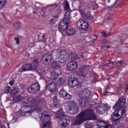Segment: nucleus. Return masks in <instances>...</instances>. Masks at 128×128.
I'll return each instance as SVG.
<instances>
[{"label": "nucleus", "mask_w": 128, "mask_h": 128, "mask_svg": "<svg viewBox=\"0 0 128 128\" xmlns=\"http://www.w3.org/2000/svg\"><path fill=\"white\" fill-rule=\"evenodd\" d=\"M20 114L22 116H28L32 114V107L22 106L20 108Z\"/></svg>", "instance_id": "11"}, {"label": "nucleus", "mask_w": 128, "mask_h": 128, "mask_svg": "<svg viewBox=\"0 0 128 128\" xmlns=\"http://www.w3.org/2000/svg\"><path fill=\"white\" fill-rule=\"evenodd\" d=\"M108 64H110V63H106V64L104 65V66H108Z\"/></svg>", "instance_id": "50"}, {"label": "nucleus", "mask_w": 128, "mask_h": 128, "mask_svg": "<svg viewBox=\"0 0 128 128\" xmlns=\"http://www.w3.org/2000/svg\"><path fill=\"white\" fill-rule=\"evenodd\" d=\"M40 90V85L38 82H35L28 87V92L30 94H34V92H38Z\"/></svg>", "instance_id": "10"}, {"label": "nucleus", "mask_w": 128, "mask_h": 128, "mask_svg": "<svg viewBox=\"0 0 128 128\" xmlns=\"http://www.w3.org/2000/svg\"><path fill=\"white\" fill-rule=\"evenodd\" d=\"M97 126L98 128H112V126L108 125L104 121L102 120L98 122Z\"/></svg>", "instance_id": "21"}, {"label": "nucleus", "mask_w": 128, "mask_h": 128, "mask_svg": "<svg viewBox=\"0 0 128 128\" xmlns=\"http://www.w3.org/2000/svg\"><path fill=\"white\" fill-rule=\"evenodd\" d=\"M66 32L67 36H74L76 34V28L72 27L67 29Z\"/></svg>", "instance_id": "22"}, {"label": "nucleus", "mask_w": 128, "mask_h": 128, "mask_svg": "<svg viewBox=\"0 0 128 128\" xmlns=\"http://www.w3.org/2000/svg\"><path fill=\"white\" fill-rule=\"evenodd\" d=\"M70 13L68 12H66L64 14V19L60 22L59 26V28L61 30H68V24H70Z\"/></svg>", "instance_id": "5"}, {"label": "nucleus", "mask_w": 128, "mask_h": 128, "mask_svg": "<svg viewBox=\"0 0 128 128\" xmlns=\"http://www.w3.org/2000/svg\"><path fill=\"white\" fill-rule=\"evenodd\" d=\"M108 2H110V0H108Z\"/></svg>", "instance_id": "57"}, {"label": "nucleus", "mask_w": 128, "mask_h": 128, "mask_svg": "<svg viewBox=\"0 0 128 128\" xmlns=\"http://www.w3.org/2000/svg\"><path fill=\"white\" fill-rule=\"evenodd\" d=\"M114 64V62L110 60V62L109 63V64Z\"/></svg>", "instance_id": "49"}, {"label": "nucleus", "mask_w": 128, "mask_h": 128, "mask_svg": "<svg viewBox=\"0 0 128 128\" xmlns=\"http://www.w3.org/2000/svg\"><path fill=\"white\" fill-rule=\"evenodd\" d=\"M52 56L50 53H47L43 56L42 60L44 64H50L52 62Z\"/></svg>", "instance_id": "19"}, {"label": "nucleus", "mask_w": 128, "mask_h": 128, "mask_svg": "<svg viewBox=\"0 0 128 128\" xmlns=\"http://www.w3.org/2000/svg\"><path fill=\"white\" fill-rule=\"evenodd\" d=\"M59 96L60 98H62L64 100H70L72 95L66 92V91L64 88H62L60 92Z\"/></svg>", "instance_id": "16"}, {"label": "nucleus", "mask_w": 128, "mask_h": 128, "mask_svg": "<svg viewBox=\"0 0 128 128\" xmlns=\"http://www.w3.org/2000/svg\"><path fill=\"white\" fill-rule=\"evenodd\" d=\"M9 84H10V86H12V84H14V81L12 80L9 82Z\"/></svg>", "instance_id": "48"}, {"label": "nucleus", "mask_w": 128, "mask_h": 128, "mask_svg": "<svg viewBox=\"0 0 128 128\" xmlns=\"http://www.w3.org/2000/svg\"><path fill=\"white\" fill-rule=\"evenodd\" d=\"M68 8H70V4H68V1H66L64 10H68Z\"/></svg>", "instance_id": "35"}, {"label": "nucleus", "mask_w": 128, "mask_h": 128, "mask_svg": "<svg viewBox=\"0 0 128 128\" xmlns=\"http://www.w3.org/2000/svg\"><path fill=\"white\" fill-rule=\"evenodd\" d=\"M14 40H16V44H20V38H18V37H16V38H14Z\"/></svg>", "instance_id": "39"}, {"label": "nucleus", "mask_w": 128, "mask_h": 128, "mask_svg": "<svg viewBox=\"0 0 128 128\" xmlns=\"http://www.w3.org/2000/svg\"><path fill=\"white\" fill-rule=\"evenodd\" d=\"M10 86H6L4 90L5 94H8V92H10Z\"/></svg>", "instance_id": "36"}, {"label": "nucleus", "mask_w": 128, "mask_h": 128, "mask_svg": "<svg viewBox=\"0 0 128 128\" xmlns=\"http://www.w3.org/2000/svg\"><path fill=\"white\" fill-rule=\"evenodd\" d=\"M70 119L62 118L58 122V126L60 128H66L68 126Z\"/></svg>", "instance_id": "18"}, {"label": "nucleus", "mask_w": 128, "mask_h": 128, "mask_svg": "<svg viewBox=\"0 0 128 128\" xmlns=\"http://www.w3.org/2000/svg\"><path fill=\"white\" fill-rule=\"evenodd\" d=\"M95 8H98V4H96L95 6Z\"/></svg>", "instance_id": "52"}, {"label": "nucleus", "mask_w": 128, "mask_h": 128, "mask_svg": "<svg viewBox=\"0 0 128 128\" xmlns=\"http://www.w3.org/2000/svg\"><path fill=\"white\" fill-rule=\"evenodd\" d=\"M68 84L71 88H80L82 86V82H78L76 78L74 77L70 78H68Z\"/></svg>", "instance_id": "9"}, {"label": "nucleus", "mask_w": 128, "mask_h": 128, "mask_svg": "<svg viewBox=\"0 0 128 128\" xmlns=\"http://www.w3.org/2000/svg\"><path fill=\"white\" fill-rule=\"evenodd\" d=\"M23 72L26 70H32V67L30 64H26L24 65L22 68Z\"/></svg>", "instance_id": "26"}, {"label": "nucleus", "mask_w": 128, "mask_h": 128, "mask_svg": "<svg viewBox=\"0 0 128 128\" xmlns=\"http://www.w3.org/2000/svg\"><path fill=\"white\" fill-rule=\"evenodd\" d=\"M56 60L58 62L64 64L70 60V54L64 50L57 52Z\"/></svg>", "instance_id": "3"}, {"label": "nucleus", "mask_w": 128, "mask_h": 128, "mask_svg": "<svg viewBox=\"0 0 128 128\" xmlns=\"http://www.w3.org/2000/svg\"><path fill=\"white\" fill-rule=\"evenodd\" d=\"M124 104H126V99L124 97L120 98L118 102L113 106V109L116 110L120 108H124Z\"/></svg>", "instance_id": "12"}, {"label": "nucleus", "mask_w": 128, "mask_h": 128, "mask_svg": "<svg viewBox=\"0 0 128 128\" xmlns=\"http://www.w3.org/2000/svg\"><path fill=\"white\" fill-rule=\"evenodd\" d=\"M78 62L76 61H71L68 63L66 66V68L70 72H72V70H76V68H78Z\"/></svg>", "instance_id": "14"}, {"label": "nucleus", "mask_w": 128, "mask_h": 128, "mask_svg": "<svg viewBox=\"0 0 128 128\" xmlns=\"http://www.w3.org/2000/svg\"><path fill=\"white\" fill-rule=\"evenodd\" d=\"M22 23L17 22V23H16L14 24V27L16 30H19L20 28H22Z\"/></svg>", "instance_id": "30"}, {"label": "nucleus", "mask_w": 128, "mask_h": 128, "mask_svg": "<svg viewBox=\"0 0 128 128\" xmlns=\"http://www.w3.org/2000/svg\"><path fill=\"white\" fill-rule=\"evenodd\" d=\"M81 14H82V16L84 20H92V18H94V17L92 16V15L90 14H84V12H81Z\"/></svg>", "instance_id": "25"}, {"label": "nucleus", "mask_w": 128, "mask_h": 128, "mask_svg": "<svg viewBox=\"0 0 128 128\" xmlns=\"http://www.w3.org/2000/svg\"><path fill=\"white\" fill-rule=\"evenodd\" d=\"M53 102H58V97L54 96L53 98Z\"/></svg>", "instance_id": "40"}, {"label": "nucleus", "mask_w": 128, "mask_h": 128, "mask_svg": "<svg viewBox=\"0 0 128 128\" xmlns=\"http://www.w3.org/2000/svg\"><path fill=\"white\" fill-rule=\"evenodd\" d=\"M120 117H118L116 114H115L114 112V114L112 115L111 120L112 122H114L115 124H116L118 122H120Z\"/></svg>", "instance_id": "23"}, {"label": "nucleus", "mask_w": 128, "mask_h": 128, "mask_svg": "<svg viewBox=\"0 0 128 128\" xmlns=\"http://www.w3.org/2000/svg\"><path fill=\"white\" fill-rule=\"evenodd\" d=\"M60 116H64V112L62 110L58 111V116H56V118H60Z\"/></svg>", "instance_id": "34"}, {"label": "nucleus", "mask_w": 128, "mask_h": 128, "mask_svg": "<svg viewBox=\"0 0 128 128\" xmlns=\"http://www.w3.org/2000/svg\"><path fill=\"white\" fill-rule=\"evenodd\" d=\"M28 100L29 102L28 104H30L31 106H34L40 104V98H28Z\"/></svg>", "instance_id": "17"}, {"label": "nucleus", "mask_w": 128, "mask_h": 128, "mask_svg": "<svg viewBox=\"0 0 128 128\" xmlns=\"http://www.w3.org/2000/svg\"><path fill=\"white\" fill-rule=\"evenodd\" d=\"M51 76L53 80H56L60 76V74L55 71H54L51 74Z\"/></svg>", "instance_id": "27"}, {"label": "nucleus", "mask_w": 128, "mask_h": 128, "mask_svg": "<svg viewBox=\"0 0 128 128\" xmlns=\"http://www.w3.org/2000/svg\"><path fill=\"white\" fill-rule=\"evenodd\" d=\"M122 88H124L122 86H119L116 88V90H118V92H120Z\"/></svg>", "instance_id": "41"}, {"label": "nucleus", "mask_w": 128, "mask_h": 128, "mask_svg": "<svg viewBox=\"0 0 128 128\" xmlns=\"http://www.w3.org/2000/svg\"><path fill=\"white\" fill-rule=\"evenodd\" d=\"M90 96V90H81L78 93V96L80 98L78 102L81 108H84L88 102V96Z\"/></svg>", "instance_id": "2"}, {"label": "nucleus", "mask_w": 128, "mask_h": 128, "mask_svg": "<svg viewBox=\"0 0 128 128\" xmlns=\"http://www.w3.org/2000/svg\"><path fill=\"white\" fill-rule=\"evenodd\" d=\"M40 120L43 128H50L52 125L50 121V116L49 114H46L44 113H41L40 115Z\"/></svg>", "instance_id": "4"}, {"label": "nucleus", "mask_w": 128, "mask_h": 128, "mask_svg": "<svg viewBox=\"0 0 128 128\" xmlns=\"http://www.w3.org/2000/svg\"><path fill=\"white\" fill-rule=\"evenodd\" d=\"M60 12H62V10L58 9L57 10H56V14H60Z\"/></svg>", "instance_id": "42"}, {"label": "nucleus", "mask_w": 128, "mask_h": 128, "mask_svg": "<svg viewBox=\"0 0 128 128\" xmlns=\"http://www.w3.org/2000/svg\"><path fill=\"white\" fill-rule=\"evenodd\" d=\"M92 38L94 40H98V36L96 35H93L92 36Z\"/></svg>", "instance_id": "45"}, {"label": "nucleus", "mask_w": 128, "mask_h": 128, "mask_svg": "<svg viewBox=\"0 0 128 128\" xmlns=\"http://www.w3.org/2000/svg\"><path fill=\"white\" fill-rule=\"evenodd\" d=\"M30 64L31 66L32 70H36V68H38V60H35Z\"/></svg>", "instance_id": "24"}, {"label": "nucleus", "mask_w": 128, "mask_h": 128, "mask_svg": "<svg viewBox=\"0 0 128 128\" xmlns=\"http://www.w3.org/2000/svg\"><path fill=\"white\" fill-rule=\"evenodd\" d=\"M77 26L82 30H86L88 28V24L83 20L80 19L77 22Z\"/></svg>", "instance_id": "15"}, {"label": "nucleus", "mask_w": 128, "mask_h": 128, "mask_svg": "<svg viewBox=\"0 0 128 128\" xmlns=\"http://www.w3.org/2000/svg\"><path fill=\"white\" fill-rule=\"evenodd\" d=\"M71 58L72 60H78V56L74 54H71Z\"/></svg>", "instance_id": "38"}, {"label": "nucleus", "mask_w": 128, "mask_h": 128, "mask_svg": "<svg viewBox=\"0 0 128 128\" xmlns=\"http://www.w3.org/2000/svg\"><path fill=\"white\" fill-rule=\"evenodd\" d=\"M54 106H55V108H58L60 106H58V104H55Z\"/></svg>", "instance_id": "51"}, {"label": "nucleus", "mask_w": 128, "mask_h": 128, "mask_svg": "<svg viewBox=\"0 0 128 128\" xmlns=\"http://www.w3.org/2000/svg\"><path fill=\"white\" fill-rule=\"evenodd\" d=\"M96 112L98 114H102L104 112H106V110H104V108H99L98 109H97Z\"/></svg>", "instance_id": "31"}, {"label": "nucleus", "mask_w": 128, "mask_h": 128, "mask_svg": "<svg viewBox=\"0 0 128 128\" xmlns=\"http://www.w3.org/2000/svg\"><path fill=\"white\" fill-rule=\"evenodd\" d=\"M66 82V80L62 78H59V80L58 81V84L59 86H62Z\"/></svg>", "instance_id": "29"}, {"label": "nucleus", "mask_w": 128, "mask_h": 128, "mask_svg": "<svg viewBox=\"0 0 128 128\" xmlns=\"http://www.w3.org/2000/svg\"><path fill=\"white\" fill-rule=\"evenodd\" d=\"M20 92V88L18 86H14L12 92V94L13 96V98L14 102H20L22 100H24V98L22 95L18 94Z\"/></svg>", "instance_id": "8"}, {"label": "nucleus", "mask_w": 128, "mask_h": 128, "mask_svg": "<svg viewBox=\"0 0 128 128\" xmlns=\"http://www.w3.org/2000/svg\"><path fill=\"white\" fill-rule=\"evenodd\" d=\"M106 48H110V46H106Z\"/></svg>", "instance_id": "54"}, {"label": "nucleus", "mask_w": 128, "mask_h": 128, "mask_svg": "<svg viewBox=\"0 0 128 128\" xmlns=\"http://www.w3.org/2000/svg\"><path fill=\"white\" fill-rule=\"evenodd\" d=\"M42 38H44V34L42 36Z\"/></svg>", "instance_id": "55"}, {"label": "nucleus", "mask_w": 128, "mask_h": 128, "mask_svg": "<svg viewBox=\"0 0 128 128\" xmlns=\"http://www.w3.org/2000/svg\"><path fill=\"white\" fill-rule=\"evenodd\" d=\"M82 58H84V55L82 56Z\"/></svg>", "instance_id": "56"}, {"label": "nucleus", "mask_w": 128, "mask_h": 128, "mask_svg": "<svg viewBox=\"0 0 128 128\" xmlns=\"http://www.w3.org/2000/svg\"><path fill=\"white\" fill-rule=\"evenodd\" d=\"M86 128H92V123L88 122L84 124Z\"/></svg>", "instance_id": "32"}, {"label": "nucleus", "mask_w": 128, "mask_h": 128, "mask_svg": "<svg viewBox=\"0 0 128 128\" xmlns=\"http://www.w3.org/2000/svg\"><path fill=\"white\" fill-rule=\"evenodd\" d=\"M88 68V66L85 65L82 66L79 68L78 74L80 78H86L88 74V72H86V70Z\"/></svg>", "instance_id": "13"}, {"label": "nucleus", "mask_w": 128, "mask_h": 128, "mask_svg": "<svg viewBox=\"0 0 128 128\" xmlns=\"http://www.w3.org/2000/svg\"><path fill=\"white\" fill-rule=\"evenodd\" d=\"M96 120V116L94 114V111L92 109H88L82 111L77 116L74 124L80 126L86 120Z\"/></svg>", "instance_id": "1"}, {"label": "nucleus", "mask_w": 128, "mask_h": 128, "mask_svg": "<svg viewBox=\"0 0 128 128\" xmlns=\"http://www.w3.org/2000/svg\"><path fill=\"white\" fill-rule=\"evenodd\" d=\"M49 6H54V4H50V5H48Z\"/></svg>", "instance_id": "53"}, {"label": "nucleus", "mask_w": 128, "mask_h": 128, "mask_svg": "<svg viewBox=\"0 0 128 128\" xmlns=\"http://www.w3.org/2000/svg\"><path fill=\"white\" fill-rule=\"evenodd\" d=\"M101 36H103V38H104V36H106V33L104 32H101Z\"/></svg>", "instance_id": "43"}, {"label": "nucleus", "mask_w": 128, "mask_h": 128, "mask_svg": "<svg viewBox=\"0 0 128 128\" xmlns=\"http://www.w3.org/2000/svg\"><path fill=\"white\" fill-rule=\"evenodd\" d=\"M116 4H118V0H116V2L114 3V6H116Z\"/></svg>", "instance_id": "47"}, {"label": "nucleus", "mask_w": 128, "mask_h": 128, "mask_svg": "<svg viewBox=\"0 0 128 128\" xmlns=\"http://www.w3.org/2000/svg\"><path fill=\"white\" fill-rule=\"evenodd\" d=\"M114 112V114H116L118 117L121 118L126 114V108L124 107H120Z\"/></svg>", "instance_id": "20"}, {"label": "nucleus", "mask_w": 128, "mask_h": 128, "mask_svg": "<svg viewBox=\"0 0 128 128\" xmlns=\"http://www.w3.org/2000/svg\"><path fill=\"white\" fill-rule=\"evenodd\" d=\"M46 90H50L51 92H54L56 90V84L52 82V80L50 78H47L46 79Z\"/></svg>", "instance_id": "7"}, {"label": "nucleus", "mask_w": 128, "mask_h": 128, "mask_svg": "<svg viewBox=\"0 0 128 128\" xmlns=\"http://www.w3.org/2000/svg\"><path fill=\"white\" fill-rule=\"evenodd\" d=\"M116 64H119L122 65V60L117 61V62H116Z\"/></svg>", "instance_id": "44"}, {"label": "nucleus", "mask_w": 128, "mask_h": 128, "mask_svg": "<svg viewBox=\"0 0 128 128\" xmlns=\"http://www.w3.org/2000/svg\"><path fill=\"white\" fill-rule=\"evenodd\" d=\"M35 110L36 112H38V114H41L42 113V108H38V107H36L35 108Z\"/></svg>", "instance_id": "37"}, {"label": "nucleus", "mask_w": 128, "mask_h": 128, "mask_svg": "<svg viewBox=\"0 0 128 128\" xmlns=\"http://www.w3.org/2000/svg\"><path fill=\"white\" fill-rule=\"evenodd\" d=\"M6 4V0H0V10Z\"/></svg>", "instance_id": "28"}, {"label": "nucleus", "mask_w": 128, "mask_h": 128, "mask_svg": "<svg viewBox=\"0 0 128 128\" xmlns=\"http://www.w3.org/2000/svg\"><path fill=\"white\" fill-rule=\"evenodd\" d=\"M4 128V125L2 124V122H0V128Z\"/></svg>", "instance_id": "46"}, {"label": "nucleus", "mask_w": 128, "mask_h": 128, "mask_svg": "<svg viewBox=\"0 0 128 128\" xmlns=\"http://www.w3.org/2000/svg\"><path fill=\"white\" fill-rule=\"evenodd\" d=\"M66 110H68V112H71L72 114H76L78 112V106L76 105L75 102L70 101L67 104Z\"/></svg>", "instance_id": "6"}, {"label": "nucleus", "mask_w": 128, "mask_h": 128, "mask_svg": "<svg viewBox=\"0 0 128 128\" xmlns=\"http://www.w3.org/2000/svg\"><path fill=\"white\" fill-rule=\"evenodd\" d=\"M51 66L52 68H58L60 66L58 63V62H54L52 63Z\"/></svg>", "instance_id": "33"}]
</instances>
